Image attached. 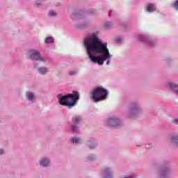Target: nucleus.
<instances>
[{"label": "nucleus", "instance_id": "obj_1", "mask_svg": "<svg viewBox=\"0 0 178 178\" xmlns=\"http://www.w3.org/2000/svg\"><path fill=\"white\" fill-rule=\"evenodd\" d=\"M98 35H99V31L97 30L85 38L83 45L86 54L92 63H97L99 66H102L107 60L106 65H109L113 55L109 52L108 43L102 42Z\"/></svg>", "mask_w": 178, "mask_h": 178}, {"label": "nucleus", "instance_id": "obj_2", "mask_svg": "<svg viewBox=\"0 0 178 178\" xmlns=\"http://www.w3.org/2000/svg\"><path fill=\"white\" fill-rule=\"evenodd\" d=\"M57 98L60 105L72 108L77 104L78 99H80V93L77 91H74L72 94H67L65 95H58Z\"/></svg>", "mask_w": 178, "mask_h": 178}, {"label": "nucleus", "instance_id": "obj_3", "mask_svg": "<svg viewBox=\"0 0 178 178\" xmlns=\"http://www.w3.org/2000/svg\"><path fill=\"white\" fill-rule=\"evenodd\" d=\"M92 99L94 102H101L108 99L109 92L102 86L95 88L90 92Z\"/></svg>", "mask_w": 178, "mask_h": 178}, {"label": "nucleus", "instance_id": "obj_4", "mask_svg": "<svg viewBox=\"0 0 178 178\" xmlns=\"http://www.w3.org/2000/svg\"><path fill=\"white\" fill-rule=\"evenodd\" d=\"M142 111L143 108H141L140 104H132L127 111V116L128 118H137V116L140 115Z\"/></svg>", "mask_w": 178, "mask_h": 178}, {"label": "nucleus", "instance_id": "obj_5", "mask_svg": "<svg viewBox=\"0 0 178 178\" xmlns=\"http://www.w3.org/2000/svg\"><path fill=\"white\" fill-rule=\"evenodd\" d=\"M41 52L35 49H31L27 51L26 57L30 60H34L35 62L38 61V58L40 55Z\"/></svg>", "mask_w": 178, "mask_h": 178}, {"label": "nucleus", "instance_id": "obj_6", "mask_svg": "<svg viewBox=\"0 0 178 178\" xmlns=\"http://www.w3.org/2000/svg\"><path fill=\"white\" fill-rule=\"evenodd\" d=\"M106 124L111 126V127H119L122 124V120L119 119L118 117H113L108 118L106 120Z\"/></svg>", "mask_w": 178, "mask_h": 178}, {"label": "nucleus", "instance_id": "obj_7", "mask_svg": "<svg viewBox=\"0 0 178 178\" xmlns=\"http://www.w3.org/2000/svg\"><path fill=\"white\" fill-rule=\"evenodd\" d=\"M101 178H113V170L111 167H106L101 175Z\"/></svg>", "mask_w": 178, "mask_h": 178}, {"label": "nucleus", "instance_id": "obj_8", "mask_svg": "<svg viewBox=\"0 0 178 178\" xmlns=\"http://www.w3.org/2000/svg\"><path fill=\"white\" fill-rule=\"evenodd\" d=\"M138 40L141 41L142 42H145L146 44H148L149 47H154L155 45V43L151 40L149 36H146L144 35H138Z\"/></svg>", "mask_w": 178, "mask_h": 178}, {"label": "nucleus", "instance_id": "obj_9", "mask_svg": "<svg viewBox=\"0 0 178 178\" xmlns=\"http://www.w3.org/2000/svg\"><path fill=\"white\" fill-rule=\"evenodd\" d=\"M25 98L28 102L33 104L35 102V93L33 92H26L25 93Z\"/></svg>", "mask_w": 178, "mask_h": 178}, {"label": "nucleus", "instance_id": "obj_10", "mask_svg": "<svg viewBox=\"0 0 178 178\" xmlns=\"http://www.w3.org/2000/svg\"><path fill=\"white\" fill-rule=\"evenodd\" d=\"M39 164L42 168H48L51 165V160L47 157H43L39 160Z\"/></svg>", "mask_w": 178, "mask_h": 178}, {"label": "nucleus", "instance_id": "obj_11", "mask_svg": "<svg viewBox=\"0 0 178 178\" xmlns=\"http://www.w3.org/2000/svg\"><path fill=\"white\" fill-rule=\"evenodd\" d=\"M72 20H77L84 17V13L83 11H74L70 16Z\"/></svg>", "mask_w": 178, "mask_h": 178}, {"label": "nucleus", "instance_id": "obj_12", "mask_svg": "<svg viewBox=\"0 0 178 178\" xmlns=\"http://www.w3.org/2000/svg\"><path fill=\"white\" fill-rule=\"evenodd\" d=\"M49 72V68L48 67L42 66L37 69L38 74H40V76H45L48 74Z\"/></svg>", "mask_w": 178, "mask_h": 178}, {"label": "nucleus", "instance_id": "obj_13", "mask_svg": "<svg viewBox=\"0 0 178 178\" xmlns=\"http://www.w3.org/2000/svg\"><path fill=\"white\" fill-rule=\"evenodd\" d=\"M146 9L149 13H152L153 12H155L156 10V5L153 3H149L147 5H146Z\"/></svg>", "mask_w": 178, "mask_h": 178}, {"label": "nucleus", "instance_id": "obj_14", "mask_svg": "<svg viewBox=\"0 0 178 178\" xmlns=\"http://www.w3.org/2000/svg\"><path fill=\"white\" fill-rule=\"evenodd\" d=\"M83 119L81 116L75 115L72 118V122L74 124H79Z\"/></svg>", "mask_w": 178, "mask_h": 178}, {"label": "nucleus", "instance_id": "obj_15", "mask_svg": "<svg viewBox=\"0 0 178 178\" xmlns=\"http://www.w3.org/2000/svg\"><path fill=\"white\" fill-rule=\"evenodd\" d=\"M70 140L72 144H81V138L78 136H74L73 138H71Z\"/></svg>", "mask_w": 178, "mask_h": 178}, {"label": "nucleus", "instance_id": "obj_16", "mask_svg": "<svg viewBox=\"0 0 178 178\" xmlns=\"http://www.w3.org/2000/svg\"><path fill=\"white\" fill-rule=\"evenodd\" d=\"M161 177H166L169 176V168H164L160 172Z\"/></svg>", "mask_w": 178, "mask_h": 178}, {"label": "nucleus", "instance_id": "obj_17", "mask_svg": "<svg viewBox=\"0 0 178 178\" xmlns=\"http://www.w3.org/2000/svg\"><path fill=\"white\" fill-rule=\"evenodd\" d=\"M38 60L39 62H41L42 63H48V58H47V56H41V54L39 55Z\"/></svg>", "mask_w": 178, "mask_h": 178}, {"label": "nucleus", "instance_id": "obj_18", "mask_svg": "<svg viewBox=\"0 0 178 178\" xmlns=\"http://www.w3.org/2000/svg\"><path fill=\"white\" fill-rule=\"evenodd\" d=\"M170 140L174 143V144H176V145L178 146V136L177 135H171L169 137Z\"/></svg>", "mask_w": 178, "mask_h": 178}, {"label": "nucleus", "instance_id": "obj_19", "mask_svg": "<svg viewBox=\"0 0 178 178\" xmlns=\"http://www.w3.org/2000/svg\"><path fill=\"white\" fill-rule=\"evenodd\" d=\"M54 37L52 36H49L44 38V43L45 44H54Z\"/></svg>", "mask_w": 178, "mask_h": 178}, {"label": "nucleus", "instance_id": "obj_20", "mask_svg": "<svg viewBox=\"0 0 178 178\" xmlns=\"http://www.w3.org/2000/svg\"><path fill=\"white\" fill-rule=\"evenodd\" d=\"M120 178H137V175L133 173H128L122 175Z\"/></svg>", "mask_w": 178, "mask_h": 178}, {"label": "nucleus", "instance_id": "obj_21", "mask_svg": "<svg viewBox=\"0 0 178 178\" xmlns=\"http://www.w3.org/2000/svg\"><path fill=\"white\" fill-rule=\"evenodd\" d=\"M71 130L73 131V133H79L80 131V129L79 128V126L76 125V124H72L71 126Z\"/></svg>", "mask_w": 178, "mask_h": 178}, {"label": "nucleus", "instance_id": "obj_22", "mask_svg": "<svg viewBox=\"0 0 178 178\" xmlns=\"http://www.w3.org/2000/svg\"><path fill=\"white\" fill-rule=\"evenodd\" d=\"M48 15H49L50 17H55L58 16V13H56L55 12V10H50L49 11Z\"/></svg>", "mask_w": 178, "mask_h": 178}, {"label": "nucleus", "instance_id": "obj_23", "mask_svg": "<svg viewBox=\"0 0 178 178\" xmlns=\"http://www.w3.org/2000/svg\"><path fill=\"white\" fill-rule=\"evenodd\" d=\"M104 26L106 29H111V27H112V23H111L110 22H107L104 23Z\"/></svg>", "mask_w": 178, "mask_h": 178}, {"label": "nucleus", "instance_id": "obj_24", "mask_svg": "<svg viewBox=\"0 0 178 178\" xmlns=\"http://www.w3.org/2000/svg\"><path fill=\"white\" fill-rule=\"evenodd\" d=\"M95 159H96V157H95V155H94V154H91L88 156V161H95Z\"/></svg>", "mask_w": 178, "mask_h": 178}, {"label": "nucleus", "instance_id": "obj_25", "mask_svg": "<svg viewBox=\"0 0 178 178\" xmlns=\"http://www.w3.org/2000/svg\"><path fill=\"white\" fill-rule=\"evenodd\" d=\"M40 5H41V1H35V2H33L34 8H38V6H40Z\"/></svg>", "mask_w": 178, "mask_h": 178}, {"label": "nucleus", "instance_id": "obj_26", "mask_svg": "<svg viewBox=\"0 0 178 178\" xmlns=\"http://www.w3.org/2000/svg\"><path fill=\"white\" fill-rule=\"evenodd\" d=\"M68 74H69L70 76H74V74H76V71H74V70L70 71V72H68Z\"/></svg>", "mask_w": 178, "mask_h": 178}, {"label": "nucleus", "instance_id": "obj_27", "mask_svg": "<svg viewBox=\"0 0 178 178\" xmlns=\"http://www.w3.org/2000/svg\"><path fill=\"white\" fill-rule=\"evenodd\" d=\"M173 123L175 124H178V119L177 118H175L174 120H173Z\"/></svg>", "mask_w": 178, "mask_h": 178}, {"label": "nucleus", "instance_id": "obj_28", "mask_svg": "<svg viewBox=\"0 0 178 178\" xmlns=\"http://www.w3.org/2000/svg\"><path fill=\"white\" fill-rule=\"evenodd\" d=\"M5 154V150L3 149H0V155H3Z\"/></svg>", "mask_w": 178, "mask_h": 178}, {"label": "nucleus", "instance_id": "obj_29", "mask_svg": "<svg viewBox=\"0 0 178 178\" xmlns=\"http://www.w3.org/2000/svg\"><path fill=\"white\" fill-rule=\"evenodd\" d=\"M77 29H84L83 25H76Z\"/></svg>", "mask_w": 178, "mask_h": 178}, {"label": "nucleus", "instance_id": "obj_30", "mask_svg": "<svg viewBox=\"0 0 178 178\" xmlns=\"http://www.w3.org/2000/svg\"><path fill=\"white\" fill-rule=\"evenodd\" d=\"M112 13H113V10H111L109 13L110 16H112Z\"/></svg>", "mask_w": 178, "mask_h": 178}]
</instances>
